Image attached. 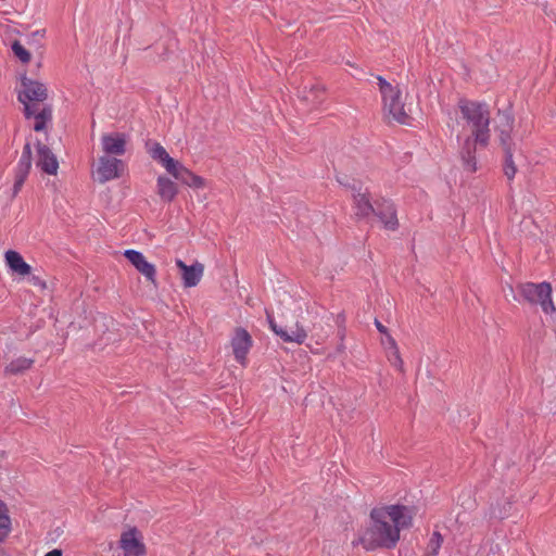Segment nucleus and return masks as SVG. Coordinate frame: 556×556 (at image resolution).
Returning <instances> with one entry per match:
<instances>
[{
    "label": "nucleus",
    "mask_w": 556,
    "mask_h": 556,
    "mask_svg": "<svg viewBox=\"0 0 556 556\" xmlns=\"http://www.w3.org/2000/svg\"><path fill=\"white\" fill-rule=\"evenodd\" d=\"M513 123L514 119L509 115L504 114L501 116V124L497 127V131L504 152L514 151L511 140Z\"/></svg>",
    "instance_id": "nucleus-17"
},
{
    "label": "nucleus",
    "mask_w": 556,
    "mask_h": 556,
    "mask_svg": "<svg viewBox=\"0 0 556 556\" xmlns=\"http://www.w3.org/2000/svg\"><path fill=\"white\" fill-rule=\"evenodd\" d=\"M33 280H34V285H38V286H41V287L46 286V283L43 281L39 280L36 277H34Z\"/></svg>",
    "instance_id": "nucleus-32"
},
{
    "label": "nucleus",
    "mask_w": 556,
    "mask_h": 556,
    "mask_svg": "<svg viewBox=\"0 0 556 556\" xmlns=\"http://www.w3.org/2000/svg\"><path fill=\"white\" fill-rule=\"evenodd\" d=\"M12 51L14 53V55L21 61L23 62L24 64L28 63L31 59V55L30 53L24 48V46L18 42V41H14L12 43Z\"/></svg>",
    "instance_id": "nucleus-27"
},
{
    "label": "nucleus",
    "mask_w": 556,
    "mask_h": 556,
    "mask_svg": "<svg viewBox=\"0 0 556 556\" xmlns=\"http://www.w3.org/2000/svg\"><path fill=\"white\" fill-rule=\"evenodd\" d=\"M381 344L384 351L397 345L394 338L390 334V332L383 334L381 339Z\"/></svg>",
    "instance_id": "nucleus-29"
},
{
    "label": "nucleus",
    "mask_w": 556,
    "mask_h": 556,
    "mask_svg": "<svg viewBox=\"0 0 556 556\" xmlns=\"http://www.w3.org/2000/svg\"><path fill=\"white\" fill-rule=\"evenodd\" d=\"M443 542V538L439 532H433L429 540L428 548L431 551V556L438 554Z\"/></svg>",
    "instance_id": "nucleus-28"
},
{
    "label": "nucleus",
    "mask_w": 556,
    "mask_h": 556,
    "mask_svg": "<svg viewBox=\"0 0 556 556\" xmlns=\"http://www.w3.org/2000/svg\"><path fill=\"white\" fill-rule=\"evenodd\" d=\"M118 543L123 551V556H143L146 554L142 535L136 528L122 532Z\"/></svg>",
    "instance_id": "nucleus-9"
},
{
    "label": "nucleus",
    "mask_w": 556,
    "mask_h": 556,
    "mask_svg": "<svg viewBox=\"0 0 556 556\" xmlns=\"http://www.w3.org/2000/svg\"><path fill=\"white\" fill-rule=\"evenodd\" d=\"M353 204L355 214L361 217H367L374 213L372 204L370 203L369 195L361 190L353 193Z\"/></svg>",
    "instance_id": "nucleus-21"
},
{
    "label": "nucleus",
    "mask_w": 556,
    "mask_h": 556,
    "mask_svg": "<svg viewBox=\"0 0 556 556\" xmlns=\"http://www.w3.org/2000/svg\"><path fill=\"white\" fill-rule=\"evenodd\" d=\"M31 168V148L29 143H26L23 148L22 155L17 162L14 170V185L12 195L16 197L22 190V187L29 174Z\"/></svg>",
    "instance_id": "nucleus-10"
},
{
    "label": "nucleus",
    "mask_w": 556,
    "mask_h": 556,
    "mask_svg": "<svg viewBox=\"0 0 556 556\" xmlns=\"http://www.w3.org/2000/svg\"><path fill=\"white\" fill-rule=\"evenodd\" d=\"M4 258L5 264L12 271L18 274L20 276H27L30 274V265L24 261L23 256L18 252L9 250L5 252Z\"/></svg>",
    "instance_id": "nucleus-18"
},
{
    "label": "nucleus",
    "mask_w": 556,
    "mask_h": 556,
    "mask_svg": "<svg viewBox=\"0 0 556 556\" xmlns=\"http://www.w3.org/2000/svg\"><path fill=\"white\" fill-rule=\"evenodd\" d=\"M378 85L382 96L383 109L395 122L407 124L408 115L401 101V91L389 84L383 77L378 76Z\"/></svg>",
    "instance_id": "nucleus-5"
},
{
    "label": "nucleus",
    "mask_w": 556,
    "mask_h": 556,
    "mask_svg": "<svg viewBox=\"0 0 556 556\" xmlns=\"http://www.w3.org/2000/svg\"><path fill=\"white\" fill-rule=\"evenodd\" d=\"M513 152L514 151L505 152L504 174L508 180L514 179L517 173V167L513 161Z\"/></svg>",
    "instance_id": "nucleus-26"
},
{
    "label": "nucleus",
    "mask_w": 556,
    "mask_h": 556,
    "mask_svg": "<svg viewBox=\"0 0 556 556\" xmlns=\"http://www.w3.org/2000/svg\"><path fill=\"white\" fill-rule=\"evenodd\" d=\"M11 519L7 506L0 501V541H4L11 532Z\"/></svg>",
    "instance_id": "nucleus-24"
},
{
    "label": "nucleus",
    "mask_w": 556,
    "mask_h": 556,
    "mask_svg": "<svg viewBox=\"0 0 556 556\" xmlns=\"http://www.w3.org/2000/svg\"><path fill=\"white\" fill-rule=\"evenodd\" d=\"M127 139L124 134L111 132L101 136V148L105 155L121 156L126 152Z\"/></svg>",
    "instance_id": "nucleus-13"
},
{
    "label": "nucleus",
    "mask_w": 556,
    "mask_h": 556,
    "mask_svg": "<svg viewBox=\"0 0 556 556\" xmlns=\"http://www.w3.org/2000/svg\"><path fill=\"white\" fill-rule=\"evenodd\" d=\"M124 256L135 266V268L142 274L148 281L156 286V269L155 266L147 261L144 255L136 250H126Z\"/></svg>",
    "instance_id": "nucleus-11"
},
{
    "label": "nucleus",
    "mask_w": 556,
    "mask_h": 556,
    "mask_svg": "<svg viewBox=\"0 0 556 556\" xmlns=\"http://www.w3.org/2000/svg\"><path fill=\"white\" fill-rule=\"evenodd\" d=\"M175 263L180 270L185 288H193L199 285L204 274V265L202 263L194 262L192 265H187L179 258Z\"/></svg>",
    "instance_id": "nucleus-12"
},
{
    "label": "nucleus",
    "mask_w": 556,
    "mask_h": 556,
    "mask_svg": "<svg viewBox=\"0 0 556 556\" xmlns=\"http://www.w3.org/2000/svg\"><path fill=\"white\" fill-rule=\"evenodd\" d=\"M378 215L387 229L395 230L397 228L399 222L392 203L386 201L382 207L379 208Z\"/></svg>",
    "instance_id": "nucleus-22"
},
{
    "label": "nucleus",
    "mask_w": 556,
    "mask_h": 556,
    "mask_svg": "<svg viewBox=\"0 0 556 556\" xmlns=\"http://www.w3.org/2000/svg\"><path fill=\"white\" fill-rule=\"evenodd\" d=\"M269 323L273 331L285 342L302 344L307 338L306 330L299 323L288 325L286 327H278L273 320Z\"/></svg>",
    "instance_id": "nucleus-15"
},
{
    "label": "nucleus",
    "mask_w": 556,
    "mask_h": 556,
    "mask_svg": "<svg viewBox=\"0 0 556 556\" xmlns=\"http://www.w3.org/2000/svg\"><path fill=\"white\" fill-rule=\"evenodd\" d=\"M48 98L47 87L37 80L23 77L17 99L24 105V114L26 118H30L35 106L45 105L43 102Z\"/></svg>",
    "instance_id": "nucleus-4"
},
{
    "label": "nucleus",
    "mask_w": 556,
    "mask_h": 556,
    "mask_svg": "<svg viewBox=\"0 0 556 556\" xmlns=\"http://www.w3.org/2000/svg\"><path fill=\"white\" fill-rule=\"evenodd\" d=\"M384 352L391 366H393L399 371L404 372V362L401 357L399 346H393Z\"/></svg>",
    "instance_id": "nucleus-25"
},
{
    "label": "nucleus",
    "mask_w": 556,
    "mask_h": 556,
    "mask_svg": "<svg viewBox=\"0 0 556 556\" xmlns=\"http://www.w3.org/2000/svg\"><path fill=\"white\" fill-rule=\"evenodd\" d=\"M126 168V164L114 156L102 155L98 159L97 167L93 172L94 179L100 184L119 178Z\"/></svg>",
    "instance_id": "nucleus-8"
},
{
    "label": "nucleus",
    "mask_w": 556,
    "mask_h": 556,
    "mask_svg": "<svg viewBox=\"0 0 556 556\" xmlns=\"http://www.w3.org/2000/svg\"><path fill=\"white\" fill-rule=\"evenodd\" d=\"M35 34H36V35H40V36H43V34H45V30H37V31H36Z\"/></svg>",
    "instance_id": "nucleus-33"
},
{
    "label": "nucleus",
    "mask_w": 556,
    "mask_h": 556,
    "mask_svg": "<svg viewBox=\"0 0 556 556\" xmlns=\"http://www.w3.org/2000/svg\"><path fill=\"white\" fill-rule=\"evenodd\" d=\"M325 89L318 85L304 88L301 96V100L305 102L311 109H317L325 101Z\"/></svg>",
    "instance_id": "nucleus-19"
},
{
    "label": "nucleus",
    "mask_w": 556,
    "mask_h": 556,
    "mask_svg": "<svg viewBox=\"0 0 556 556\" xmlns=\"http://www.w3.org/2000/svg\"><path fill=\"white\" fill-rule=\"evenodd\" d=\"M156 193L162 201L169 203L178 194V186L168 177L160 175L156 179Z\"/></svg>",
    "instance_id": "nucleus-16"
},
{
    "label": "nucleus",
    "mask_w": 556,
    "mask_h": 556,
    "mask_svg": "<svg viewBox=\"0 0 556 556\" xmlns=\"http://www.w3.org/2000/svg\"><path fill=\"white\" fill-rule=\"evenodd\" d=\"M35 112L31 113L30 118L35 119L34 130L42 131L47 125L52 121V108L50 105L35 106Z\"/></svg>",
    "instance_id": "nucleus-20"
},
{
    "label": "nucleus",
    "mask_w": 556,
    "mask_h": 556,
    "mask_svg": "<svg viewBox=\"0 0 556 556\" xmlns=\"http://www.w3.org/2000/svg\"><path fill=\"white\" fill-rule=\"evenodd\" d=\"M229 346L236 362L247 367L248 355L253 346V339L249 331L243 327H236L230 337Z\"/></svg>",
    "instance_id": "nucleus-7"
},
{
    "label": "nucleus",
    "mask_w": 556,
    "mask_h": 556,
    "mask_svg": "<svg viewBox=\"0 0 556 556\" xmlns=\"http://www.w3.org/2000/svg\"><path fill=\"white\" fill-rule=\"evenodd\" d=\"M34 364V359L27 357H17L7 365L5 371L12 375L22 374L29 369Z\"/></svg>",
    "instance_id": "nucleus-23"
},
{
    "label": "nucleus",
    "mask_w": 556,
    "mask_h": 556,
    "mask_svg": "<svg viewBox=\"0 0 556 556\" xmlns=\"http://www.w3.org/2000/svg\"><path fill=\"white\" fill-rule=\"evenodd\" d=\"M62 551L59 548H54L50 552H48L45 556H62Z\"/></svg>",
    "instance_id": "nucleus-31"
},
{
    "label": "nucleus",
    "mask_w": 556,
    "mask_h": 556,
    "mask_svg": "<svg viewBox=\"0 0 556 556\" xmlns=\"http://www.w3.org/2000/svg\"><path fill=\"white\" fill-rule=\"evenodd\" d=\"M146 148L151 159L161 164L169 175L181 184L194 189H203L205 187L204 178L195 175L180 162L173 159L161 143L148 141Z\"/></svg>",
    "instance_id": "nucleus-3"
},
{
    "label": "nucleus",
    "mask_w": 556,
    "mask_h": 556,
    "mask_svg": "<svg viewBox=\"0 0 556 556\" xmlns=\"http://www.w3.org/2000/svg\"><path fill=\"white\" fill-rule=\"evenodd\" d=\"M375 326L381 334H386L389 332L388 328L383 326L378 319L375 320Z\"/></svg>",
    "instance_id": "nucleus-30"
},
{
    "label": "nucleus",
    "mask_w": 556,
    "mask_h": 556,
    "mask_svg": "<svg viewBox=\"0 0 556 556\" xmlns=\"http://www.w3.org/2000/svg\"><path fill=\"white\" fill-rule=\"evenodd\" d=\"M519 292L531 304H540L545 314L556 311L552 301V286L548 282H527L519 286Z\"/></svg>",
    "instance_id": "nucleus-6"
},
{
    "label": "nucleus",
    "mask_w": 556,
    "mask_h": 556,
    "mask_svg": "<svg viewBox=\"0 0 556 556\" xmlns=\"http://www.w3.org/2000/svg\"><path fill=\"white\" fill-rule=\"evenodd\" d=\"M412 521V511L406 506L374 508L368 525L358 534V542L366 551L393 548L400 541L401 531L409 528Z\"/></svg>",
    "instance_id": "nucleus-2"
},
{
    "label": "nucleus",
    "mask_w": 556,
    "mask_h": 556,
    "mask_svg": "<svg viewBox=\"0 0 556 556\" xmlns=\"http://www.w3.org/2000/svg\"><path fill=\"white\" fill-rule=\"evenodd\" d=\"M456 119L459 154L468 172H475L478 146L485 147L490 139V108L484 102L460 99Z\"/></svg>",
    "instance_id": "nucleus-1"
},
{
    "label": "nucleus",
    "mask_w": 556,
    "mask_h": 556,
    "mask_svg": "<svg viewBox=\"0 0 556 556\" xmlns=\"http://www.w3.org/2000/svg\"><path fill=\"white\" fill-rule=\"evenodd\" d=\"M36 166L48 175H56L59 169V162L55 154L49 147L38 142Z\"/></svg>",
    "instance_id": "nucleus-14"
}]
</instances>
